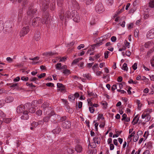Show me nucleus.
<instances>
[{
  "mask_svg": "<svg viewBox=\"0 0 154 154\" xmlns=\"http://www.w3.org/2000/svg\"><path fill=\"white\" fill-rule=\"evenodd\" d=\"M48 5L47 4H43L42 7V9L43 11V17L42 20H41V19L38 17H36L35 18L32 20V25L34 27H36L38 26L40 23L41 21L43 24H45L46 26H47L48 24Z\"/></svg>",
  "mask_w": 154,
  "mask_h": 154,
  "instance_id": "1",
  "label": "nucleus"
},
{
  "mask_svg": "<svg viewBox=\"0 0 154 154\" xmlns=\"http://www.w3.org/2000/svg\"><path fill=\"white\" fill-rule=\"evenodd\" d=\"M25 104L24 106L20 105L18 106L17 108V111L18 113H22L21 117V119L27 120L29 118L28 112L25 109Z\"/></svg>",
  "mask_w": 154,
  "mask_h": 154,
  "instance_id": "2",
  "label": "nucleus"
},
{
  "mask_svg": "<svg viewBox=\"0 0 154 154\" xmlns=\"http://www.w3.org/2000/svg\"><path fill=\"white\" fill-rule=\"evenodd\" d=\"M36 11L37 10L35 9H33L32 7H29L27 12V17L26 18H25V20H26L28 22L31 18L32 17L33 15L36 13Z\"/></svg>",
  "mask_w": 154,
  "mask_h": 154,
  "instance_id": "3",
  "label": "nucleus"
},
{
  "mask_svg": "<svg viewBox=\"0 0 154 154\" xmlns=\"http://www.w3.org/2000/svg\"><path fill=\"white\" fill-rule=\"evenodd\" d=\"M69 7L71 9L72 8H75L78 9H80V7L78 3L75 0H71L68 2Z\"/></svg>",
  "mask_w": 154,
  "mask_h": 154,
  "instance_id": "4",
  "label": "nucleus"
},
{
  "mask_svg": "<svg viewBox=\"0 0 154 154\" xmlns=\"http://www.w3.org/2000/svg\"><path fill=\"white\" fill-rule=\"evenodd\" d=\"M3 22L2 20H0V31L2 30L5 26L6 27L5 28L9 29L11 28V23L10 21H6L4 25H3Z\"/></svg>",
  "mask_w": 154,
  "mask_h": 154,
  "instance_id": "5",
  "label": "nucleus"
},
{
  "mask_svg": "<svg viewBox=\"0 0 154 154\" xmlns=\"http://www.w3.org/2000/svg\"><path fill=\"white\" fill-rule=\"evenodd\" d=\"M25 109L27 111L28 110L30 112L34 113L35 111V106H33L30 103L25 104Z\"/></svg>",
  "mask_w": 154,
  "mask_h": 154,
  "instance_id": "6",
  "label": "nucleus"
},
{
  "mask_svg": "<svg viewBox=\"0 0 154 154\" xmlns=\"http://www.w3.org/2000/svg\"><path fill=\"white\" fill-rule=\"evenodd\" d=\"M72 16L73 20L75 22H78L80 21V17L78 12L75 11H72Z\"/></svg>",
  "mask_w": 154,
  "mask_h": 154,
  "instance_id": "7",
  "label": "nucleus"
},
{
  "mask_svg": "<svg viewBox=\"0 0 154 154\" xmlns=\"http://www.w3.org/2000/svg\"><path fill=\"white\" fill-rule=\"evenodd\" d=\"M29 27L28 26L23 27L20 32V36H24L29 32Z\"/></svg>",
  "mask_w": 154,
  "mask_h": 154,
  "instance_id": "8",
  "label": "nucleus"
},
{
  "mask_svg": "<svg viewBox=\"0 0 154 154\" xmlns=\"http://www.w3.org/2000/svg\"><path fill=\"white\" fill-rule=\"evenodd\" d=\"M96 11L99 13L102 12L104 11L103 6L101 3H98L95 7Z\"/></svg>",
  "mask_w": 154,
  "mask_h": 154,
  "instance_id": "9",
  "label": "nucleus"
},
{
  "mask_svg": "<svg viewBox=\"0 0 154 154\" xmlns=\"http://www.w3.org/2000/svg\"><path fill=\"white\" fill-rule=\"evenodd\" d=\"M146 37L149 39H152L154 38V28L151 29L147 32Z\"/></svg>",
  "mask_w": 154,
  "mask_h": 154,
  "instance_id": "10",
  "label": "nucleus"
},
{
  "mask_svg": "<svg viewBox=\"0 0 154 154\" xmlns=\"http://www.w3.org/2000/svg\"><path fill=\"white\" fill-rule=\"evenodd\" d=\"M143 11L144 12V13L143 14V18L145 19H147L150 15V14L149 13L150 9L148 8H146L144 9Z\"/></svg>",
  "mask_w": 154,
  "mask_h": 154,
  "instance_id": "11",
  "label": "nucleus"
},
{
  "mask_svg": "<svg viewBox=\"0 0 154 154\" xmlns=\"http://www.w3.org/2000/svg\"><path fill=\"white\" fill-rule=\"evenodd\" d=\"M62 126L65 128H69L71 126L70 122L69 121H65L63 122L62 124Z\"/></svg>",
  "mask_w": 154,
  "mask_h": 154,
  "instance_id": "12",
  "label": "nucleus"
},
{
  "mask_svg": "<svg viewBox=\"0 0 154 154\" xmlns=\"http://www.w3.org/2000/svg\"><path fill=\"white\" fill-rule=\"evenodd\" d=\"M97 19L96 17H93L91 19V20L90 22V24L91 25H94L96 24L97 21Z\"/></svg>",
  "mask_w": 154,
  "mask_h": 154,
  "instance_id": "13",
  "label": "nucleus"
},
{
  "mask_svg": "<svg viewBox=\"0 0 154 154\" xmlns=\"http://www.w3.org/2000/svg\"><path fill=\"white\" fill-rule=\"evenodd\" d=\"M153 42H148L145 43L144 46L146 48H149L152 46Z\"/></svg>",
  "mask_w": 154,
  "mask_h": 154,
  "instance_id": "14",
  "label": "nucleus"
},
{
  "mask_svg": "<svg viewBox=\"0 0 154 154\" xmlns=\"http://www.w3.org/2000/svg\"><path fill=\"white\" fill-rule=\"evenodd\" d=\"M57 86L58 88H60L59 90H60L61 91H63L65 90L64 85L61 83H57Z\"/></svg>",
  "mask_w": 154,
  "mask_h": 154,
  "instance_id": "15",
  "label": "nucleus"
},
{
  "mask_svg": "<svg viewBox=\"0 0 154 154\" xmlns=\"http://www.w3.org/2000/svg\"><path fill=\"white\" fill-rule=\"evenodd\" d=\"M93 140L94 143H97V144H99L100 143V139L97 136L93 138Z\"/></svg>",
  "mask_w": 154,
  "mask_h": 154,
  "instance_id": "16",
  "label": "nucleus"
},
{
  "mask_svg": "<svg viewBox=\"0 0 154 154\" xmlns=\"http://www.w3.org/2000/svg\"><path fill=\"white\" fill-rule=\"evenodd\" d=\"M138 115H137L133 119L132 123L133 125H135L136 124L139 120V117H138Z\"/></svg>",
  "mask_w": 154,
  "mask_h": 154,
  "instance_id": "17",
  "label": "nucleus"
},
{
  "mask_svg": "<svg viewBox=\"0 0 154 154\" xmlns=\"http://www.w3.org/2000/svg\"><path fill=\"white\" fill-rule=\"evenodd\" d=\"M61 129L60 127H57L55 129L52 130L53 133L54 134H57L60 133L61 131Z\"/></svg>",
  "mask_w": 154,
  "mask_h": 154,
  "instance_id": "18",
  "label": "nucleus"
},
{
  "mask_svg": "<svg viewBox=\"0 0 154 154\" xmlns=\"http://www.w3.org/2000/svg\"><path fill=\"white\" fill-rule=\"evenodd\" d=\"M64 15L65 18H72V14H71L70 11H69L66 12L65 14H64Z\"/></svg>",
  "mask_w": 154,
  "mask_h": 154,
  "instance_id": "19",
  "label": "nucleus"
},
{
  "mask_svg": "<svg viewBox=\"0 0 154 154\" xmlns=\"http://www.w3.org/2000/svg\"><path fill=\"white\" fill-rule=\"evenodd\" d=\"M82 149V146L79 145H77L75 147V150L77 152H81Z\"/></svg>",
  "mask_w": 154,
  "mask_h": 154,
  "instance_id": "20",
  "label": "nucleus"
},
{
  "mask_svg": "<svg viewBox=\"0 0 154 154\" xmlns=\"http://www.w3.org/2000/svg\"><path fill=\"white\" fill-rule=\"evenodd\" d=\"M74 152V150L73 149L68 148L65 151V153L66 154H71L73 153Z\"/></svg>",
  "mask_w": 154,
  "mask_h": 154,
  "instance_id": "21",
  "label": "nucleus"
},
{
  "mask_svg": "<svg viewBox=\"0 0 154 154\" xmlns=\"http://www.w3.org/2000/svg\"><path fill=\"white\" fill-rule=\"evenodd\" d=\"M40 38V37L39 32H37L35 33L34 36V39L36 41L39 40Z\"/></svg>",
  "mask_w": 154,
  "mask_h": 154,
  "instance_id": "22",
  "label": "nucleus"
},
{
  "mask_svg": "<svg viewBox=\"0 0 154 154\" xmlns=\"http://www.w3.org/2000/svg\"><path fill=\"white\" fill-rule=\"evenodd\" d=\"M38 125V123L37 122H33L31 124V127H30V129L32 130L34 128L36 127Z\"/></svg>",
  "mask_w": 154,
  "mask_h": 154,
  "instance_id": "23",
  "label": "nucleus"
},
{
  "mask_svg": "<svg viewBox=\"0 0 154 154\" xmlns=\"http://www.w3.org/2000/svg\"><path fill=\"white\" fill-rule=\"evenodd\" d=\"M3 122L6 123H9L11 121V118H4L3 119Z\"/></svg>",
  "mask_w": 154,
  "mask_h": 154,
  "instance_id": "24",
  "label": "nucleus"
},
{
  "mask_svg": "<svg viewBox=\"0 0 154 154\" xmlns=\"http://www.w3.org/2000/svg\"><path fill=\"white\" fill-rule=\"evenodd\" d=\"M62 72L63 73L66 75H68L70 73V70L68 69H63L62 70Z\"/></svg>",
  "mask_w": 154,
  "mask_h": 154,
  "instance_id": "25",
  "label": "nucleus"
},
{
  "mask_svg": "<svg viewBox=\"0 0 154 154\" xmlns=\"http://www.w3.org/2000/svg\"><path fill=\"white\" fill-rule=\"evenodd\" d=\"M13 100V98L11 97H9L5 99V102L7 103H9L11 102Z\"/></svg>",
  "mask_w": 154,
  "mask_h": 154,
  "instance_id": "26",
  "label": "nucleus"
},
{
  "mask_svg": "<svg viewBox=\"0 0 154 154\" xmlns=\"http://www.w3.org/2000/svg\"><path fill=\"white\" fill-rule=\"evenodd\" d=\"M48 104L47 102L45 103H43L42 105V107L44 109V111H46V110H47V109H48Z\"/></svg>",
  "mask_w": 154,
  "mask_h": 154,
  "instance_id": "27",
  "label": "nucleus"
},
{
  "mask_svg": "<svg viewBox=\"0 0 154 154\" xmlns=\"http://www.w3.org/2000/svg\"><path fill=\"white\" fill-rule=\"evenodd\" d=\"M57 5L59 7H61L63 4V0H57Z\"/></svg>",
  "mask_w": 154,
  "mask_h": 154,
  "instance_id": "28",
  "label": "nucleus"
},
{
  "mask_svg": "<svg viewBox=\"0 0 154 154\" xmlns=\"http://www.w3.org/2000/svg\"><path fill=\"white\" fill-rule=\"evenodd\" d=\"M122 69L124 70L128 71V68L127 67V64L126 63H124L122 67Z\"/></svg>",
  "mask_w": 154,
  "mask_h": 154,
  "instance_id": "29",
  "label": "nucleus"
},
{
  "mask_svg": "<svg viewBox=\"0 0 154 154\" xmlns=\"http://www.w3.org/2000/svg\"><path fill=\"white\" fill-rule=\"evenodd\" d=\"M149 7L153 8L154 7V0H151L149 3Z\"/></svg>",
  "mask_w": 154,
  "mask_h": 154,
  "instance_id": "30",
  "label": "nucleus"
},
{
  "mask_svg": "<svg viewBox=\"0 0 154 154\" xmlns=\"http://www.w3.org/2000/svg\"><path fill=\"white\" fill-rule=\"evenodd\" d=\"M23 11V9L21 8L19 10L18 13V16L19 17V20H20V18H21L22 17V14Z\"/></svg>",
  "mask_w": 154,
  "mask_h": 154,
  "instance_id": "31",
  "label": "nucleus"
},
{
  "mask_svg": "<svg viewBox=\"0 0 154 154\" xmlns=\"http://www.w3.org/2000/svg\"><path fill=\"white\" fill-rule=\"evenodd\" d=\"M104 117H103V115L102 114L100 113L98 114L97 119L99 120L100 119H104Z\"/></svg>",
  "mask_w": 154,
  "mask_h": 154,
  "instance_id": "32",
  "label": "nucleus"
},
{
  "mask_svg": "<svg viewBox=\"0 0 154 154\" xmlns=\"http://www.w3.org/2000/svg\"><path fill=\"white\" fill-rule=\"evenodd\" d=\"M61 67V64L60 63H57L56 66V69L59 70L62 69Z\"/></svg>",
  "mask_w": 154,
  "mask_h": 154,
  "instance_id": "33",
  "label": "nucleus"
},
{
  "mask_svg": "<svg viewBox=\"0 0 154 154\" xmlns=\"http://www.w3.org/2000/svg\"><path fill=\"white\" fill-rule=\"evenodd\" d=\"M139 30L137 29H136L134 31V36L135 37H137L138 35Z\"/></svg>",
  "mask_w": 154,
  "mask_h": 154,
  "instance_id": "34",
  "label": "nucleus"
},
{
  "mask_svg": "<svg viewBox=\"0 0 154 154\" xmlns=\"http://www.w3.org/2000/svg\"><path fill=\"white\" fill-rule=\"evenodd\" d=\"M146 116L145 121L147 122L149 121L150 120V116L148 113H146Z\"/></svg>",
  "mask_w": 154,
  "mask_h": 154,
  "instance_id": "35",
  "label": "nucleus"
},
{
  "mask_svg": "<svg viewBox=\"0 0 154 154\" xmlns=\"http://www.w3.org/2000/svg\"><path fill=\"white\" fill-rule=\"evenodd\" d=\"M38 79L35 77H31L29 79V80L30 81L34 82L35 83H36V81Z\"/></svg>",
  "mask_w": 154,
  "mask_h": 154,
  "instance_id": "36",
  "label": "nucleus"
},
{
  "mask_svg": "<svg viewBox=\"0 0 154 154\" xmlns=\"http://www.w3.org/2000/svg\"><path fill=\"white\" fill-rule=\"evenodd\" d=\"M69 99V100L72 101V100H74L75 99V97L74 96L72 95H69L68 97Z\"/></svg>",
  "mask_w": 154,
  "mask_h": 154,
  "instance_id": "37",
  "label": "nucleus"
},
{
  "mask_svg": "<svg viewBox=\"0 0 154 154\" xmlns=\"http://www.w3.org/2000/svg\"><path fill=\"white\" fill-rule=\"evenodd\" d=\"M5 116L6 115L1 110H0V117L3 119Z\"/></svg>",
  "mask_w": 154,
  "mask_h": 154,
  "instance_id": "38",
  "label": "nucleus"
},
{
  "mask_svg": "<svg viewBox=\"0 0 154 154\" xmlns=\"http://www.w3.org/2000/svg\"><path fill=\"white\" fill-rule=\"evenodd\" d=\"M106 2L109 5H112L113 2V0H106Z\"/></svg>",
  "mask_w": 154,
  "mask_h": 154,
  "instance_id": "39",
  "label": "nucleus"
},
{
  "mask_svg": "<svg viewBox=\"0 0 154 154\" xmlns=\"http://www.w3.org/2000/svg\"><path fill=\"white\" fill-rule=\"evenodd\" d=\"M137 102L138 104V109H140V108L141 107L142 104L141 103L140 101L139 100H137Z\"/></svg>",
  "mask_w": 154,
  "mask_h": 154,
  "instance_id": "40",
  "label": "nucleus"
},
{
  "mask_svg": "<svg viewBox=\"0 0 154 154\" xmlns=\"http://www.w3.org/2000/svg\"><path fill=\"white\" fill-rule=\"evenodd\" d=\"M26 85L27 86H29L30 87H35V86L34 85H33L32 83H30L29 82H27L26 83Z\"/></svg>",
  "mask_w": 154,
  "mask_h": 154,
  "instance_id": "41",
  "label": "nucleus"
},
{
  "mask_svg": "<svg viewBox=\"0 0 154 154\" xmlns=\"http://www.w3.org/2000/svg\"><path fill=\"white\" fill-rule=\"evenodd\" d=\"M109 53H110V52L109 51H106L104 53V57H105V58L107 59L108 57V56H109L108 54Z\"/></svg>",
  "mask_w": 154,
  "mask_h": 154,
  "instance_id": "42",
  "label": "nucleus"
},
{
  "mask_svg": "<svg viewBox=\"0 0 154 154\" xmlns=\"http://www.w3.org/2000/svg\"><path fill=\"white\" fill-rule=\"evenodd\" d=\"M37 101H33L31 104L33 106L36 107L37 106Z\"/></svg>",
  "mask_w": 154,
  "mask_h": 154,
  "instance_id": "43",
  "label": "nucleus"
},
{
  "mask_svg": "<svg viewBox=\"0 0 154 154\" xmlns=\"http://www.w3.org/2000/svg\"><path fill=\"white\" fill-rule=\"evenodd\" d=\"M138 136L137 135L134 136L133 140V141L135 142L137 141L138 140Z\"/></svg>",
  "mask_w": 154,
  "mask_h": 154,
  "instance_id": "44",
  "label": "nucleus"
},
{
  "mask_svg": "<svg viewBox=\"0 0 154 154\" xmlns=\"http://www.w3.org/2000/svg\"><path fill=\"white\" fill-rule=\"evenodd\" d=\"M93 2V0H87L86 2L87 5H89L92 3Z\"/></svg>",
  "mask_w": 154,
  "mask_h": 154,
  "instance_id": "45",
  "label": "nucleus"
},
{
  "mask_svg": "<svg viewBox=\"0 0 154 154\" xmlns=\"http://www.w3.org/2000/svg\"><path fill=\"white\" fill-rule=\"evenodd\" d=\"M89 110L90 112L91 113H94V108L93 107H89Z\"/></svg>",
  "mask_w": 154,
  "mask_h": 154,
  "instance_id": "46",
  "label": "nucleus"
},
{
  "mask_svg": "<svg viewBox=\"0 0 154 154\" xmlns=\"http://www.w3.org/2000/svg\"><path fill=\"white\" fill-rule=\"evenodd\" d=\"M124 43H125V44L126 46V47H127L128 48H129L130 47V43L129 42H128L127 40H125V41Z\"/></svg>",
  "mask_w": 154,
  "mask_h": 154,
  "instance_id": "47",
  "label": "nucleus"
},
{
  "mask_svg": "<svg viewBox=\"0 0 154 154\" xmlns=\"http://www.w3.org/2000/svg\"><path fill=\"white\" fill-rule=\"evenodd\" d=\"M46 74L45 73H42L38 75V78L41 79L45 76Z\"/></svg>",
  "mask_w": 154,
  "mask_h": 154,
  "instance_id": "48",
  "label": "nucleus"
},
{
  "mask_svg": "<svg viewBox=\"0 0 154 154\" xmlns=\"http://www.w3.org/2000/svg\"><path fill=\"white\" fill-rule=\"evenodd\" d=\"M66 116H63L61 117L60 121V122H63L65 121L66 120Z\"/></svg>",
  "mask_w": 154,
  "mask_h": 154,
  "instance_id": "49",
  "label": "nucleus"
},
{
  "mask_svg": "<svg viewBox=\"0 0 154 154\" xmlns=\"http://www.w3.org/2000/svg\"><path fill=\"white\" fill-rule=\"evenodd\" d=\"M83 76L84 77H86L88 79H90V75L89 74H84Z\"/></svg>",
  "mask_w": 154,
  "mask_h": 154,
  "instance_id": "50",
  "label": "nucleus"
},
{
  "mask_svg": "<svg viewBox=\"0 0 154 154\" xmlns=\"http://www.w3.org/2000/svg\"><path fill=\"white\" fill-rule=\"evenodd\" d=\"M105 39L103 38L102 39V40L99 41L98 42L97 44L99 45H101L103 44V41Z\"/></svg>",
  "mask_w": 154,
  "mask_h": 154,
  "instance_id": "51",
  "label": "nucleus"
},
{
  "mask_svg": "<svg viewBox=\"0 0 154 154\" xmlns=\"http://www.w3.org/2000/svg\"><path fill=\"white\" fill-rule=\"evenodd\" d=\"M8 85H10L11 87H15L17 85V84L16 83H11L9 84Z\"/></svg>",
  "mask_w": 154,
  "mask_h": 154,
  "instance_id": "52",
  "label": "nucleus"
},
{
  "mask_svg": "<svg viewBox=\"0 0 154 154\" xmlns=\"http://www.w3.org/2000/svg\"><path fill=\"white\" fill-rule=\"evenodd\" d=\"M21 79L23 81H27L29 79V78L28 77L23 76L21 78Z\"/></svg>",
  "mask_w": 154,
  "mask_h": 154,
  "instance_id": "53",
  "label": "nucleus"
},
{
  "mask_svg": "<svg viewBox=\"0 0 154 154\" xmlns=\"http://www.w3.org/2000/svg\"><path fill=\"white\" fill-rule=\"evenodd\" d=\"M36 113L38 116H41L42 114V111L40 110H39L36 111Z\"/></svg>",
  "mask_w": 154,
  "mask_h": 154,
  "instance_id": "54",
  "label": "nucleus"
},
{
  "mask_svg": "<svg viewBox=\"0 0 154 154\" xmlns=\"http://www.w3.org/2000/svg\"><path fill=\"white\" fill-rule=\"evenodd\" d=\"M55 3L53 2V3L52 4V6L51 5L50 6V9L51 10H54L55 8Z\"/></svg>",
  "mask_w": 154,
  "mask_h": 154,
  "instance_id": "55",
  "label": "nucleus"
},
{
  "mask_svg": "<svg viewBox=\"0 0 154 154\" xmlns=\"http://www.w3.org/2000/svg\"><path fill=\"white\" fill-rule=\"evenodd\" d=\"M126 49V47L125 46H123L122 47L119 49V51H123L125 50Z\"/></svg>",
  "mask_w": 154,
  "mask_h": 154,
  "instance_id": "56",
  "label": "nucleus"
},
{
  "mask_svg": "<svg viewBox=\"0 0 154 154\" xmlns=\"http://www.w3.org/2000/svg\"><path fill=\"white\" fill-rule=\"evenodd\" d=\"M137 63H134V65L132 66L134 70H135L137 69Z\"/></svg>",
  "mask_w": 154,
  "mask_h": 154,
  "instance_id": "57",
  "label": "nucleus"
},
{
  "mask_svg": "<svg viewBox=\"0 0 154 154\" xmlns=\"http://www.w3.org/2000/svg\"><path fill=\"white\" fill-rule=\"evenodd\" d=\"M87 101L88 106H91L92 103L91 101V99H88L87 100Z\"/></svg>",
  "mask_w": 154,
  "mask_h": 154,
  "instance_id": "58",
  "label": "nucleus"
},
{
  "mask_svg": "<svg viewBox=\"0 0 154 154\" xmlns=\"http://www.w3.org/2000/svg\"><path fill=\"white\" fill-rule=\"evenodd\" d=\"M154 50V49H150L147 53V55L149 56L150 54L152 53Z\"/></svg>",
  "mask_w": 154,
  "mask_h": 154,
  "instance_id": "59",
  "label": "nucleus"
},
{
  "mask_svg": "<svg viewBox=\"0 0 154 154\" xmlns=\"http://www.w3.org/2000/svg\"><path fill=\"white\" fill-rule=\"evenodd\" d=\"M117 89V86L116 85H113L111 87V90L113 91Z\"/></svg>",
  "mask_w": 154,
  "mask_h": 154,
  "instance_id": "60",
  "label": "nucleus"
},
{
  "mask_svg": "<svg viewBox=\"0 0 154 154\" xmlns=\"http://www.w3.org/2000/svg\"><path fill=\"white\" fill-rule=\"evenodd\" d=\"M102 105L103 106L104 108H105V109L106 108V107L107 105V103L106 102L104 101L102 103Z\"/></svg>",
  "mask_w": 154,
  "mask_h": 154,
  "instance_id": "61",
  "label": "nucleus"
},
{
  "mask_svg": "<svg viewBox=\"0 0 154 154\" xmlns=\"http://www.w3.org/2000/svg\"><path fill=\"white\" fill-rule=\"evenodd\" d=\"M111 40L112 42H115L116 40V38L115 36H113L111 38Z\"/></svg>",
  "mask_w": 154,
  "mask_h": 154,
  "instance_id": "62",
  "label": "nucleus"
},
{
  "mask_svg": "<svg viewBox=\"0 0 154 154\" xmlns=\"http://www.w3.org/2000/svg\"><path fill=\"white\" fill-rule=\"evenodd\" d=\"M79 61L78 59L74 60L72 62V64H76L77 63L79 62Z\"/></svg>",
  "mask_w": 154,
  "mask_h": 154,
  "instance_id": "63",
  "label": "nucleus"
},
{
  "mask_svg": "<svg viewBox=\"0 0 154 154\" xmlns=\"http://www.w3.org/2000/svg\"><path fill=\"white\" fill-rule=\"evenodd\" d=\"M151 63L152 66L154 67V57L151 60Z\"/></svg>",
  "mask_w": 154,
  "mask_h": 154,
  "instance_id": "64",
  "label": "nucleus"
}]
</instances>
